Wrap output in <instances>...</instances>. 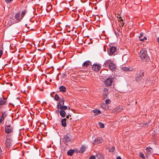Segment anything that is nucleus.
<instances>
[{
  "label": "nucleus",
  "instance_id": "2eb2a0df",
  "mask_svg": "<svg viewBox=\"0 0 159 159\" xmlns=\"http://www.w3.org/2000/svg\"><path fill=\"white\" fill-rule=\"evenodd\" d=\"M72 138V136L70 134H66L64 137V139H70Z\"/></svg>",
  "mask_w": 159,
  "mask_h": 159
},
{
  "label": "nucleus",
  "instance_id": "3c124183",
  "mask_svg": "<svg viewBox=\"0 0 159 159\" xmlns=\"http://www.w3.org/2000/svg\"><path fill=\"white\" fill-rule=\"evenodd\" d=\"M3 99H4V97H3Z\"/></svg>",
  "mask_w": 159,
  "mask_h": 159
},
{
  "label": "nucleus",
  "instance_id": "e433bc0d",
  "mask_svg": "<svg viewBox=\"0 0 159 159\" xmlns=\"http://www.w3.org/2000/svg\"><path fill=\"white\" fill-rule=\"evenodd\" d=\"M67 114H68V115H67V116H66V118L67 119H68V118H69V116H71V115H70V112H67Z\"/></svg>",
  "mask_w": 159,
  "mask_h": 159
},
{
  "label": "nucleus",
  "instance_id": "a878e982",
  "mask_svg": "<svg viewBox=\"0 0 159 159\" xmlns=\"http://www.w3.org/2000/svg\"><path fill=\"white\" fill-rule=\"evenodd\" d=\"M98 124L100 125V127L101 128H103L104 127V124L102 123L101 122H98Z\"/></svg>",
  "mask_w": 159,
  "mask_h": 159
},
{
  "label": "nucleus",
  "instance_id": "bb28decb",
  "mask_svg": "<svg viewBox=\"0 0 159 159\" xmlns=\"http://www.w3.org/2000/svg\"><path fill=\"white\" fill-rule=\"evenodd\" d=\"M54 98L55 99L56 101H59L60 99V98L57 94H56L55 95Z\"/></svg>",
  "mask_w": 159,
  "mask_h": 159
},
{
  "label": "nucleus",
  "instance_id": "c85d7f7f",
  "mask_svg": "<svg viewBox=\"0 0 159 159\" xmlns=\"http://www.w3.org/2000/svg\"><path fill=\"white\" fill-rule=\"evenodd\" d=\"M26 12V11L25 10L23 11L21 13V17H22V18H23L25 15V14Z\"/></svg>",
  "mask_w": 159,
  "mask_h": 159
},
{
  "label": "nucleus",
  "instance_id": "cd10ccee",
  "mask_svg": "<svg viewBox=\"0 0 159 159\" xmlns=\"http://www.w3.org/2000/svg\"><path fill=\"white\" fill-rule=\"evenodd\" d=\"M7 115L5 112H3L2 113V116H1V118L4 119V118Z\"/></svg>",
  "mask_w": 159,
  "mask_h": 159
},
{
  "label": "nucleus",
  "instance_id": "1a4fd4ad",
  "mask_svg": "<svg viewBox=\"0 0 159 159\" xmlns=\"http://www.w3.org/2000/svg\"><path fill=\"white\" fill-rule=\"evenodd\" d=\"M91 62L89 61H84L82 64V66L84 67H87L89 65H91Z\"/></svg>",
  "mask_w": 159,
  "mask_h": 159
},
{
  "label": "nucleus",
  "instance_id": "20e7f679",
  "mask_svg": "<svg viewBox=\"0 0 159 159\" xmlns=\"http://www.w3.org/2000/svg\"><path fill=\"white\" fill-rule=\"evenodd\" d=\"M113 79L112 78H108L105 81V84L106 86H109L112 83Z\"/></svg>",
  "mask_w": 159,
  "mask_h": 159
},
{
  "label": "nucleus",
  "instance_id": "4be33fe9",
  "mask_svg": "<svg viewBox=\"0 0 159 159\" xmlns=\"http://www.w3.org/2000/svg\"><path fill=\"white\" fill-rule=\"evenodd\" d=\"M74 152V151L72 149L70 150L67 152V154L69 156H72Z\"/></svg>",
  "mask_w": 159,
  "mask_h": 159
},
{
  "label": "nucleus",
  "instance_id": "39448f33",
  "mask_svg": "<svg viewBox=\"0 0 159 159\" xmlns=\"http://www.w3.org/2000/svg\"><path fill=\"white\" fill-rule=\"evenodd\" d=\"M70 107L69 106H68V107H67V109H64V110H63V112H61V110H60V111H59L60 116L62 117H64L66 116V113H67V112H68L67 111H66V110H67L69 112H70Z\"/></svg>",
  "mask_w": 159,
  "mask_h": 159
},
{
  "label": "nucleus",
  "instance_id": "9d476101",
  "mask_svg": "<svg viewBox=\"0 0 159 159\" xmlns=\"http://www.w3.org/2000/svg\"><path fill=\"white\" fill-rule=\"evenodd\" d=\"M122 70L124 71H132L133 69L132 68L127 67H123L121 68Z\"/></svg>",
  "mask_w": 159,
  "mask_h": 159
},
{
  "label": "nucleus",
  "instance_id": "f8f14e48",
  "mask_svg": "<svg viewBox=\"0 0 159 159\" xmlns=\"http://www.w3.org/2000/svg\"><path fill=\"white\" fill-rule=\"evenodd\" d=\"M103 140H94L92 143L93 144H96L101 143L102 142Z\"/></svg>",
  "mask_w": 159,
  "mask_h": 159
},
{
  "label": "nucleus",
  "instance_id": "0eeeda50",
  "mask_svg": "<svg viewBox=\"0 0 159 159\" xmlns=\"http://www.w3.org/2000/svg\"><path fill=\"white\" fill-rule=\"evenodd\" d=\"M101 67V66L97 64H94L93 65L92 69L95 71H98Z\"/></svg>",
  "mask_w": 159,
  "mask_h": 159
},
{
  "label": "nucleus",
  "instance_id": "dca6fc26",
  "mask_svg": "<svg viewBox=\"0 0 159 159\" xmlns=\"http://www.w3.org/2000/svg\"><path fill=\"white\" fill-rule=\"evenodd\" d=\"M144 72L143 70H141L139 71L137 73V75L139 76L143 77L144 76Z\"/></svg>",
  "mask_w": 159,
  "mask_h": 159
},
{
  "label": "nucleus",
  "instance_id": "412c9836",
  "mask_svg": "<svg viewBox=\"0 0 159 159\" xmlns=\"http://www.w3.org/2000/svg\"><path fill=\"white\" fill-rule=\"evenodd\" d=\"M146 150L149 154H151L152 152V149L150 147H147Z\"/></svg>",
  "mask_w": 159,
  "mask_h": 159
},
{
  "label": "nucleus",
  "instance_id": "473e14b6",
  "mask_svg": "<svg viewBox=\"0 0 159 159\" xmlns=\"http://www.w3.org/2000/svg\"><path fill=\"white\" fill-rule=\"evenodd\" d=\"M111 102V101L109 99H107L105 101V103H106L108 105V104H109V103Z\"/></svg>",
  "mask_w": 159,
  "mask_h": 159
},
{
  "label": "nucleus",
  "instance_id": "72a5a7b5",
  "mask_svg": "<svg viewBox=\"0 0 159 159\" xmlns=\"http://www.w3.org/2000/svg\"><path fill=\"white\" fill-rule=\"evenodd\" d=\"M96 157L94 155H92L89 158V159H95Z\"/></svg>",
  "mask_w": 159,
  "mask_h": 159
},
{
  "label": "nucleus",
  "instance_id": "49530a36",
  "mask_svg": "<svg viewBox=\"0 0 159 159\" xmlns=\"http://www.w3.org/2000/svg\"><path fill=\"white\" fill-rule=\"evenodd\" d=\"M157 41L159 44V37L157 39Z\"/></svg>",
  "mask_w": 159,
  "mask_h": 159
},
{
  "label": "nucleus",
  "instance_id": "aec40b11",
  "mask_svg": "<svg viewBox=\"0 0 159 159\" xmlns=\"http://www.w3.org/2000/svg\"><path fill=\"white\" fill-rule=\"evenodd\" d=\"M86 147L84 145H82L80 150V152L83 153L85 150Z\"/></svg>",
  "mask_w": 159,
  "mask_h": 159
},
{
  "label": "nucleus",
  "instance_id": "c9c22d12",
  "mask_svg": "<svg viewBox=\"0 0 159 159\" xmlns=\"http://www.w3.org/2000/svg\"><path fill=\"white\" fill-rule=\"evenodd\" d=\"M146 39H147V37H146L145 36V37H144L143 39H140V41L143 42V41H144L145 40H146Z\"/></svg>",
  "mask_w": 159,
  "mask_h": 159
},
{
  "label": "nucleus",
  "instance_id": "393cba45",
  "mask_svg": "<svg viewBox=\"0 0 159 159\" xmlns=\"http://www.w3.org/2000/svg\"><path fill=\"white\" fill-rule=\"evenodd\" d=\"M11 143V141H7V142L6 143V146L7 147H9V146H10Z\"/></svg>",
  "mask_w": 159,
  "mask_h": 159
},
{
  "label": "nucleus",
  "instance_id": "7c9ffc66",
  "mask_svg": "<svg viewBox=\"0 0 159 159\" xmlns=\"http://www.w3.org/2000/svg\"><path fill=\"white\" fill-rule=\"evenodd\" d=\"M143 32H141L140 33L139 36V40L140 39H142L141 38L143 35Z\"/></svg>",
  "mask_w": 159,
  "mask_h": 159
},
{
  "label": "nucleus",
  "instance_id": "5701e85b",
  "mask_svg": "<svg viewBox=\"0 0 159 159\" xmlns=\"http://www.w3.org/2000/svg\"><path fill=\"white\" fill-rule=\"evenodd\" d=\"M6 103V101L3 100L2 98H0V105L2 106L4 105Z\"/></svg>",
  "mask_w": 159,
  "mask_h": 159
},
{
  "label": "nucleus",
  "instance_id": "2f4dec72",
  "mask_svg": "<svg viewBox=\"0 0 159 159\" xmlns=\"http://www.w3.org/2000/svg\"><path fill=\"white\" fill-rule=\"evenodd\" d=\"M139 156H140V157L142 158H145V157L144 155V154L142 153H141V152H140L139 153Z\"/></svg>",
  "mask_w": 159,
  "mask_h": 159
},
{
  "label": "nucleus",
  "instance_id": "79ce46f5",
  "mask_svg": "<svg viewBox=\"0 0 159 159\" xmlns=\"http://www.w3.org/2000/svg\"><path fill=\"white\" fill-rule=\"evenodd\" d=\"M12 0H5V1L7 2H11Z\"/></svg>",
  "mask_w": 159,
  "mask_h": 159
},
{
  "label": "nucleus",
  "instance_id": "37998d69",
  "mask_svg": "<svg viewBox=\"0 0 159 159\" xmlns=\"http://www.w3.org/2000/svg\"><path fill=\"white\" fill-rule=\"evenodd\" d=\"M115 34L116 36H118L119 35V34L118 33L116 32V31L115 32Z\"/></svg>",
  "mask_w": 159,
  "mask_h": 159
},
{
  "label": "nucleus",
  "instance_id": "ddd939ff",
  "mask_svg": "<svg viewBox=\"0 0 159 159\" xmlns=\"http://www.w3.org/2000/svg\"><path fill=\"white\" fill-rule=\"evenodd\" d=\"M112 62H111V60H107L105 61L103 65V66L105 67H106L107 65L110 64L111 63H112Z\"/></svg>",
  "mask_w": 159,
  "mask_h": 159
},
{
  "label": "nucleus",
  "instance_id": "b1692460",
  "mask_svg": "<svg viewBox=\"0 0 159 159\" xmlns=\"http://www.w3.org/2000/svg\"><path fill=\"white\" fill-rule=\"evenodd\" d=\"M143 78L142 77L138 75V76L135 78V80L136 81L138 82L141 80Z\"/></svg>",
  "mask_w": 159,
  "mask_h": 159
},
{
  "label": "nucleus",
  "instance_id": "a211bd4d",
  "mask_svg": "<svg viewBox=\"0 0 159 159\" xmlns=\"http://www.w3.org/2000/svg\"><path fill=\"white\" fill-rule=\"evenodd\" d=\"M59 89L60 91L62 92H65L66 91V88L63 86H61L60 87Z\"/></svg>",
  "mask_w": 159,
  "mask_h": 159
},
{
  "label": "nucleus",
  "instance_id": "a18cd8bd",
  "mask_svg": "<svg viewBox=\"0 0 159 159\" xmlns=\"http://www.w3.org/2000/svg\"><path fill=\"white\" fill-rule=\"evenodd\" d=\"M3 120V119L1 118L0 119V123L2 122V121Z\"/></svg>",
  "mask_w": 159,
  "mask_h": 159
},
{
  "label": "nucleus",
  "instance_id": "f03ea898",
  "mask_svg": "<svg viewBox=\"0 0 159 159\" xmlns=\"http://www.w3.org/2000/svg\"><path fill=\"white\" fill-rule=\"evenodd\" d=\"M64 103L61 102L60 101L57 104V108L61 110V112H63V110L67 109V107L66 106H64Z\"/></svg>",
  "mask_w": 159,
  "mask_h": 159
},
{
  "label": "nucleus",
  "instance_id": "f3484780",
  "mask_svg": "<svg viewBox=\"0 0 159 159\" xmlns=\"http://www.w3.org/2000/svg\"><path fill=\"white\" fill-rule=\"evenodd\" d=\"M61 125L63 127H65L66 125V119H62L61 120Z\"/></svg>",
  "mask_w": 159,
  "mask_h": 159
},
{
  "label": "nucleus",
  "instance_id": "7ed1b4c3",
  "mask_svg": "<svg viewBox=\"0 0 159 159\" xmlns=\"http://www.w3.org/2000/svg\"><path fill=\"white\" fill-rule=\"evenodd\" d=\"M13 128L11 125H6L5 127V132L7 134H9L13 131Z\"/></svg>",
  "mask_w": 159,
  "mask_h": 159
},
{
  "label": "nucleus",
  "instance_id": "6e6552de",
  "mask_svg": "<svg viewBox=\"0 0 159 159\" xmlns=\"http://www.w3.org/2000/svg\"><path fill=\"white\" fill-rule=\"evenodd\" d=\"M116 48L115 47L113 46L110 49V51H108V54L110 55L113 54L116 51Z\"/></svg>",
  "mask_w": 159,
  "mask_h": 159
},
{
  "label": "nucleus",
  "instance_id": "c03bdc74",
  "mask_svg": "<svg viewBox=\"0 0 159 159\" xmlns=\"http://www.w3.org/2000/svg\"><path fill=\"white\" fill-rule=\"evenodd\" d=\"M2 155V151L1 149L0 148V157L1 156V155Z\"/></svg>",
  "mask_w": 159,
  "mask_h": 159
},
{
  "label": "nucleus",
  "instance_id": "09e8293b",
  "mask_svg": "<svg viewBox=\"0 0 159 159\" xmlns=\"http://www.w3.org/2000/svg\"><path fill=\"white\" fill-rule=\"evenodd\" d=\"M121 24V26L122 27H123V25H124V23H122Z\"/></svg>",
  "mask_w": 159,
  "mask_h": 159
},
{
  "label": "nucleus",
  "instance_id": "6ab92c4d",
  "mask_svg": "<svg viewBox=\"0 0 159 159\" xmlns=\"http://www.w3.org/2000/svg\"><path fill=\"white\" fill-rule=\"evenodd\" d=\"M93 111L94 113H95V115H98L101 113V111L98 109L94 110H93Z\"/></svg>",
  "mask_w": 159,
  "mask_h": 159
},
{
  "label": "nucleus",
  "instance_id": "9b49d317",
  "mask_svg": "<svg viewBox=\"0 0 159 159\" xmlns=\"http://www.w3.org/2000/svg\"><path fill=\"white\" fill-rule=\"evenodd\" d=\"M108 92V90L107 88H104L103 90V98H107Z\"/></svg>",
  "mask_w": 159,
  "mask_h": 159
},
{
  "label": "nucleus",
  "instance_id": "58836bf2",
  "mask_svg": "<svg viewBox=\"0 0 159 159\" xmlns=\"http://www.w3.org/2000/svg\"><path fill=\"white\" fill-rule=\"evenodd\" d=\"M119 18V21H123V19L122 18V17L121 16H120Z\"/></svg>",
  "mask_w": 159,
  "mask_h": 159
},
{
  "label": "nucleus",
  "instance_id": "ea45409f",
  "mask_svg": "<svg viewBox=\"0 0 159 159\" xmlns=\"http://www.w3.org/2000/svg\"><path fill=\"white\" fill-rule=\"evenodd\" d=\"M118 107L119 109V111H120L122 109V108L121 106H119Z\"/></svg>",
  "mask_w": 159,
  "mask_h": 159
},
{
  "label": "nucleus",
  "instance_id": "c756f323",
  "mask_svg": "<svg viewBox=\"0 0 159 159\" xmlns=\"http://www.w3.org/2000/svg\"><path fill=\"white\" fill-rule=\"evenodd\" d=\"M115 149V147L114 146H113L111 148L109 151L111 152H113L114 150V149Z\"/></svg>",
  "mask_w": 159,
  "mask_h": 159
},
{
  "label": "nucleus",
  "instance_id": "4468645a",
  "mask_svg": "<svg viewBox=\"0 0 159 159\" xmlns=\"http://www.w3.org/2000/svg\"><path fill=\"white\" fill-rule=\"evenodd\" d=\"M15 18L16 19L18 20V21H20L22 18L21 17H20V14L19 13H16L15 15Z\"/></svg>",
  "mask_w": 159,
  "mask_h": 159
},
{
  "label": "nucleus",
  "instance_id": "423d86ee",
  "mask_svg": "<svg viewBox=\"0 0 159 159\" xmlns=\"http://www.w3.org/2000/svg\"><path fill=\"white\" fill-rule=\"evenodd\" d=\"M108 67L109 69L112 71H115L116 69V65L113 63L109 64Z\"/></svg>",
  "mask_w": 159,
  "mask_h": 159
},
{
  "label": "nucleus",
  "instance_id": "8fccbe9b",
  "mask_svg": "<svg viewBox=\"0 0 159 159\" xmlns=\"http://www.w3.org/2000/svg\"><path fill=\"white\" fill-rule=\"evenodd\" d=\"M65 75H66V74H63V76H65Z\"/></svg>",
  "mask_w": 159,
  "mask_h": 159
},
{
  "label": "nucleus",
  "instance_id": "f257e3e1",
  "mask_svg": "<svg viewBox=\"0 0 159 159\" xmlns=\"http://www.w3.org/2000/svg\"><path fill=\"white\" fill-rule=\"evenodd\" d=\"M139 56L141 60L143 62H147L149 60V58L147 54V52L145 49H142L140 52Z\"/></svg>",
  "mask_w": 159,
  "mask_h": 159
},
{
  "label": "nucleus",
  "instance_id": "a19ab883",
  "mask_svg": "<svg viewBox=\"0 0 159 159\" xmlns=\"http://www.w3.org/2000/svg\"><path fill=\"white\" fill-rule=\"evenodd\" d=\"M2 51L1 49H0V58L1 57V56L2 54Z\"/></svg>",
  "mask_w": 159,
  "mask_h": 159
},
{
  "label": "nucleus",
  "instance_id": "de8ad7c7",
  "mask_svg": "<svg viewBox=\"0 0 159 159\" xmlns=\"http://www.w3.org/2000/svg\"><path fill=\"white\" fill-rule=\"evenodd\" d=\"M116 159H121V158L120 156H119L117 157Z\"/></svg>",
  "mask_w": 159,
  "mask_h": 159
},
{
  "label": "nucleus",
  "instance_id": "603ef678",
  "mask_svg": "<svg viewBox=\"0 0 159 159\" xmlns=\"http://www.w3.org/2000/svg\"><path fill=\"white\" fill-rule=\"evenodd\" d=\"M32 1H33L34 0H31Z\"/></svg>",
  "mask_w": 159,
  "mask_h": 159
},
{
  "label": "nucleus",
  "instance_id": "4c0bfd02",
  "mask_svg": "<svg viewBox=\"0 0 159 159\" xmlns=\"http://www.w3.org/2000/svg\"><path fill=\"white\" fill-rule=\"evenodd\" d=\"M65 101V99L63 98H62L60 99V101L61 102H62L63 103H64Z\"/></svg>",
  "mask_w": 159,
  "mask_h": 159
},
{
  "label": "nucleus",
  "instance_id": "f704fd0d",
  "mask_svg": "<svg viewBox=\"0 0 159 159\" xmlns=\"http://www.w3.org/2000/svg\"><path fill=\"white\" fill-rule=\"evenodd\" d=\"M149 123V122H148V123L147 122H145L143 123H142L143 126H144L146 125H147Z\"/></svg>",
  "mask_w": 159,
  "mask_h": 159
}]
</instances>
